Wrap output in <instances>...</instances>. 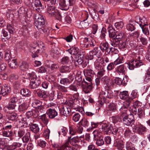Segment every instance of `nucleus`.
<instances>
[{"instance_id":"ddd939ff","label":"nucleus","mask_w":150,"mask_h":150,"mask_svg":"<svg viewBox=\"0 0 150 150\" xmlns=\"http://www.w3.org/2000/svg\"><path fill=\"white\" fill-rule=\"evenodd\" d=\"M46 113L49 118L53 119L57 115L58 113L55 108H49L47 111Z\"/></svg>"},{"instance_id":"423d86ee","label":"nucleus","mask_w":150,"mask_h":150,"mask_svg":"<svg viewBox=\"0 0 150 150\" xmlns=\"http://www.w3.org/2000/svg\"><path fill=\"white\" fill-rule=\"evenodd\" d=\"M94 138L96 140V144L98 146H101L104 144L103 137L101 136V133L98 130H95L93 132Z\"/></svg>"},{"instance_id":"a211bd4d","label":"nucleus","mask_w":150,"mask_h":150,"mask_svg":"<svg viewBox=\"0 0 150 150\" xmlns=\"http://www.w3.org/2000/svg\"><path fill=\"white\" fill-rule=\"evenodd\" d=\"M84 83H86L84 86H83V89L84 92L85 93H90L92 90V87L91 83H88L84 80Z\"/></svg>"},{"instance_id":"58836bf2","label":"nucleus","mask_w":150,"mask_h":150,"mask_svg":"<svg viewBox=\"0 0 150 150\" xmlns=\"http://www.w3.org/2000/svg\"><path fill=\"white\" fill-rule=\"evenodd\" d=\"M79 123L85 127H87L89 125V122L87 119L85 118H83Z\"/></svg>"},{"instance_id":"a19ab883","label":"nucleus","mask_w":150,"mask_h":150,"mask_svg":"<svg viewBox=\"0 0 150 150\" xmlns=\"http://www.w3.org/2000/svg\"><path fill=\"white\" fill-rule=\"evenodd\" d=\"M139 25L141 27L147 25V20L145 17H143L140 20Z\"/></svg>"},{"instance_id":"f3484780","label":"nucleus","mask_w":150,"mask_h":150,"mask_svg":"<svg viewBox=\"0 0 150 150\" xmlns=\"http://www.w3.org/2000/svg\"><path fill=\"white\" fill-rule=\"evenodd\" d=\"M41 114L38 111L35 110L29 111L26 112V115L28 117L36 118Z\"/></svg>"},{"instance_id":"aec40b11","label":"nucleus","mask_w":150,"mask_h":150,"mask_svg":"<svg viewBox=\"0 0 150 150\" xmlns=\"http://www.w3.org/2000/svg\"><path fill=\"white\" fill-rule=\"evenodd\" d=\"M100 50L104 52L105 51L107 53L109 52V47L108 44L107 42H101L100 45Z\"/></svg>"},{"instance_id":"39448f33","label":"nucleus","mask_w":150,"mask_h":150,"mask_svg":"<svg viewBox=\"0 0 150 150\" xmlns=\"http://www.w3.org/2000/svg\"><path fill=\"white\" fill-rule=\"evenodd\" d=\"M113 96V93L108 86H105L104 89L100 93L99 97L101 99L103 98V100H105V98H112Z\"/></svg>"},{"instance_id":"6ab92c4d","label":"nucleus","mask_w":150,"mask_h":150,"mask_svg":"<svg viewBox=\"0 0 150 150\" xmlns=\"http://www.w3.org/2000/svg\"><path fill=\"white\" fill-rule=\"evenodd\" d=\"M126 70V68L125 66L123 64L117 67L116 68V71L117 73L120 75L121 74H124Z\"/></svg>"},{"instance_id":"c03bdc74","label":"nucleus","mask_w":150,"mask_h":150,"mask_svg":"<svg viewBox=\"0 0 150 150\" xmlns=\"http://www.w3.org/2000/svg\"><path fill=\"white\" fill-rule=\"evenodd\" d=\"M146 131V129L142 125L139 126V128L137 130V133L140 134H144V133Z\"/></svg>"},{"instance_id":"a878e982","label":"nucleus","mask_w":150,"mask_h":150,"mask_svg":"<svg viewBox=\"0 0 150 150\" xmlns=\"http://www.w3.org/2000/svg\"><path fill=\"white\" fill-rule=\"evenodd\" d=\"M133 102V98L131 97H129L124 102L123 107L125 108H129L131 104Z\"/></svg>"},{"instance_id":"4d7b16f0","label":"nucleus","mask_w":150,"mask_h":150,"mask_svg":"<svg viewBox=\"0 0 150 150\" xmlns=\"http://www.w3.org/2000/svg\"><path fill=\"white\" fill-rule=\"evenodd\" d=\"M60 71L62 73L69 72V68L68 66H63L60 68Z\"/></svg>"},{"instance_id":"4c0bfd02","label":"nucleus","mask_w":150,"mask_h":150,"mask_svg":"<svg viewBox=\"0 0 150 150\" xmlns=\"http://www.w3.org/2000/svg\"><path fill=\"white\" fill-rule=\"evenodd\" d=\"M29 64L26 62H23L20 66L21 69L23 71H25L28 69Z\"/></svg>"},{"instance_id":"13d9d810","label":"nucleus","mask_w":150,"mask_h":150,"mask_svg":"<svg viewBox=\"0 0 150 150\" xmlns=\"http://www.w3.org/2000/svg\"><path fill=\"white\" fill-rule=\"evenodd\" d=\"M86 76L93 77L94 76V72L91 69L87 70L85 72Z\"/></svg>"},{"instance_id":"f03ea898","label":"nucleus","mask_w":150,"mask_h":150,"mask_svg":"<svg viewBox=\"0 0 150 150\" xmlns=\"http://www.w3.org/2000/svg\"><path fill=\"white\" fill-rule=\"evenodd\" d=\"M35 24L38 30L43 28L45 25V22L43 16L38 13H35L34 15Z\"/></svg>"},{"instance_id":"4468645a","label":"nucleus","mask_w":150,"mask_h":150,"mask_svg":"<svg viewBox=\"0 0 150 150\" xmlns=\"http://www.w3.org/2000/svg\"><path fill=\"white\" fill-rule=\"evenodd\" d=\"M61 114L66 117L69 115V113L71 111V109L69 106L63 107L62 108L59 109Z\"/></svg>"},{"instance_id":"ea45409f","label":"nucleus","mask_w":150,"mask_h":150,"mask_svg":"<svg viewBox=\"0 0 150 150\" xmlns=\"http://www.w3.org/2000/svg\"><path fill=\"white\" fill-rule=\"evenodd\" d=\"M4 58L6 60L8 61L12 59L11 55V52L9 50H6L5 51Z\"/></svg>"},{"instance_id":"20e7f679","label":"nucleus","mask_w":150,"mask_h":150,"mask_svg":"<svg viewBox=\"0 0 150 150\" xmlns=\"http://www.w3.org/2000/svg\"><path fill=\"white\" fill-rule=\"evenodd\" d=\"M34 73L30 74V81L29 85V87L32 89L38 87L41 83V81L38 78H36Z\"/></svg>"},{"instance_id":"bf43d9fd","label":"nucleus","mask_w":150,"mask_h":150,"mask_svg":"<svg viewBox=\"0 0 150 150\" xmlns=\"http://www.w3.org/2000/svg\"><path fill=\"white\" fill-rule=\"evenodd\" d=\"M2 135L5 137H9L12 134V132L11 131H2Z\"/></svg>"},{"instance_id":"37998d69","label":"nucleus","mask_w":150,"mask_h":150,"mask_svg":"<svg viewBox=\"0 0 150 150\" xmlns=\"http://www.w3.org/2000/svg\"><path fill=\"white\" fill-rule=\"evenodd\" d=\"M113 38L112 40L111 45L114 47H118L120 41L115 38Z\"/></svg>"},{"instance_id":"5fc2aeb1","label":"nucleus","mask_w":150,"mask_h":150,"mask_svg":"<svg viewBox=\"0 0 150 150\" xmlns=\"http://www.w3.org/2000/svg\"><path fill=\"white\" fill-rule=\"evenodd\" d=\"M30 134L29 132L26 133L25 135L22 138V140L24 143L27 142L30 139Z\"/></svg>"},{"instance_id":"680f3d73","label":"nucleus","mask_w":150,"mask_h":150,"mask_svg":"<svg viewBox=\"0 0 150 150\" xmlns=\"http://www.w3.org/2000/svg\"><path fill=\"white\" fill-rule=\"evenodd\" d=\"M142 29V31L143 33L146 35H148L149 34V30L148 29V28L146 27V26H143L141 27Z\"/></svg>"},{"instance_id":"72a5a7b5","label":"nucleus","mask_w":150,"mask_h":150,"mask_svg":"<svg viewBox=\"0 0 150 150\" xmlns=\"http://www.w3.org/2000/svg\"><path fill=\"white\" fill-rule=\"evenodd\" d=\"M59 5L62 7L64 8L65 9L67 10L69 8V4L67 1L65 0H62L59 3Z\"/></svg>"},{"instance_id":"2eb2a0df","label":"nucleus","mask_w":150,"mask_h":150,"mask_svg":"<svg viewBox=\"0 0 150 150\" xmlns=\"http://www.w3.org/2000/svg\"><path fill=\"white\" fill-rule=\"evenodd\" d=\"M44 110L41 111L40 115L38 116V118L40 121L42 122L45 125H47L49 121V120L47 118V115L46 114H43Z\"/></svg>"},{"instance_id":"09e8293b","label":"nucleus","mask_w":150,"mask_h":150,"mask_svg":"<svg viewBox=\"0 0 150 150\" xmlns=\"http://www.w3.org/2000/svg\"><path fill=\"white\" fill-rule=\"evenodd\" d=\"M60 83L64 85H66L70 83V81L67 78H61L60 81Z\"/></svg>"},{"instance_id":"3c124183","label":"nucleus","mask_w":150,"mask_h":150,"mask_svg":"<svg viewBox=\"0 0 150 150\" xmlns=\"http://www.w3.org/2000/svg\"><path fill=\"white\" fill-rule=\"evenodd\" d=\"M16 106V105L15 104H13L12 103H10L9 104L8 106H7L4 108V111L8 113V111H6V110H6V109H7L9 110H13L15 108Z\"/></svg>"},{"instance_id":"5701e85b","label":"nucleus","mask_w":150,"mask_h":150,"mask_svg":"<svg viewBox=\"0 0 150 150\" xmlns=\"http://www.w3.org/2000/svg\"><path fill=\"white\" fill-rule=\"evenodd\" d=\"M37 95L40 98H47L48 96L46 91L43 90H38Z\"/></svg>"},{"instance_id":"0eeeda50","label":"nucleus","mask_w":150,"mask_h":150,"mask_svg":"<svg viewBox=\"0 0 150 150\" xmlns=\"http://www.w3.org/2000/svg\"><path fill=\"white\" fill-rule=\"evenodd\" d=\"M7 29H3L2 34L4 37H7V38H9L11 37V34H13L15 32L14 27L9 25L7 26Z\"/></svg>"},{"instance_id":"b1692460","label":"nucleus","mask_w":150,"mask_h":150,"mask_svg":"<svg viewBox=\"0 0 150 150\" xmlns=\"http://www.w3.org/2000/svg\"><path fill=\"white\" fill-rule=\"evenodd\" d=\"M8 62L10 67L11 68H16L18 67V63L16 59H12Z\"/></svg>"},{"instance_id":"bb28decb","label":"nucleus","mask_w":150,"mask_h":150,"mask_svg":"<svg viewBox=\"0 0 150 150\" xmlns=\"http://www.w3.org/2000/svg\"><path fill=\"white\" fill-rule=\"evenodd\" d=\"M91 53L93 55H96L98 58H100L102 55L100 51L97 47L95 48L93 50L91 51Z\"/></svg>"},{"instance_id":"c85d7f7f","label":"nucleus","mask_w":150,"mask_h":150,"mask_svg":"<svg viewBox=\"0 0 150 150\" xmlns=\"http://www.w3.org/2000/svg\"><path fill=\"white\" fill-rule=\"evenodd\" d=\"M127 39H123L120 41L118 47L121 50H123L127 47Z\"/></svg>"},{"instance_id":"1a4fd4ad","label":"nucleus","mask_w":150,"mask_h":150,"mask_svg":"<svg viewBox=\"0 0 150 150\" xmlns=\"http://www.w3.org/2000/svg\"><path fill=\"white\" fill-rule=\"evenodd\" d=\"M32 105L33 108L36 109V110L40 113L41 112V111L43 110L44 107L42 105V102L39 100H35L32 103Z\"/></svg>"},{"instance_id":"7c9ffc66","label":"nucleus","mask_w":150,"mask_h":150,"mask_svg":"<svg viewBox=\"0 0 150 150\" xmlns=\"http://www.w3.org/2000/svg\"><path fill=\"white\" fill-rule=\"evenodd\" d=\"M41 33H44L45 35L48 36L50 35V34L51 33V31L50 29L45 25L43 27V28L39 30Z\"/></svg>"},{"instance_id":"6e6d98bb","label":"nucleus","mask_w":150,"mask_h":150,"mask_svg":"<svg viewBox=\"0 0 150 150\" xmlns=\"http://www.w3.org/2000/svg\"><path fill=\"white\" fill-rule=\"evenodd\" d=\"M67 132V129L65 127H63L58 132L59 134H62L64 136L66 135Z\"/></svg>"},{"instance_id":"7ed1b4c3","label":"nucleus","mask_w":150,"mask_h":150,"mask_svg":"<svg viewBox=\"0 0 150 150\" xmlns=\"http://www.w3.org/2000/svg\"><path fill=\"white\" fill-rule=\"evenodd\" d=\"M121 117L123 119L124 124L127 125L132 126L134 123V115L132 114L127 115L126 113H123L121 115Z\"/></svg>"},{"instance_id":"473e14b6","label":"nucleus","mask_w":150,"mask_h":150,"mask_svg":"<svg viewBox=\"0 0 150 150\" xmlns=\"http://www.w3.org/2000/svg\"><path fill=\"white\" fill-rule=\"evenodd\" d=\"M35 9L39 11L42 9V5L40 0H35L34 2Z\"/></svg>"},{"instance_id":"de8ad7c7","label":"nucleus","mask_w":150,"mask_h":150,"mask_svg":"<svg viewBox=\"0 0 150 150\" xmlns=\"http://www.w3.org/2000/svg\"><path fill=\"white\" fill-rule=\"evenodd\" d=\"M124 26V23L122 21L118 22L115 24V28L118 29H121Z\"/></svg>"},{"instance_id":"393cba45","label":"nucleus","mask_w":150,"mask_h":150,"mask_svg":"<svg viewBox=\"0 0 150 150\" xmlns=\"http://www.w3.org/2000/svg\"><path fill=\"white\" fill-rule=\"evenodd\" d=\"M125 33L122 31H119L116 32V34L115 38L117 39L121 40V39H125Z\"/></svg>"},{"instance_id":"603ef678","label":"nucleus","mask_w":150,"mask_h":150,"mask_svg":"<svg viewBox=\"0 0 150 150\" xmlns=\"http://www.w3.org/2000/svg\"><path fill=\"white\" fill-rule=\"evenodd\" d=\"M109 111L107 113V114L108 115H111L110 112V111H114L116 109V108L115 106L113 104H110L109 105Z\"/></svg>"},{"instance_id":"c9c22d12","label":"nucleus","mask_w":150,"mask_h":150,"mask_svg":"<svg viewBox=\"0 0 150 150\" xmlns=\"http://www.w3.org/2000/svg\"><path fill=\"white\" fill-rule=\"evenodd\" d=\"M119 96L120 99L123 100L127 99L128 96V93L127 91H123L120 92L119 94Z\"/></svg>"},{"instance_id":"0e129e2a","label":"nucleus","mask_w":150,"mask_h":150,"mask_svg":"<svg viewBox=\"0 0 150 150\" xmlns=\"http://www.w3.org/2000/svg\"><path fill=\"white\" fill-rule=\"evenodd\" d=\"M140 42L143 45H146L147 44V40L146 38L142 37H140L139 38Z\"/></svg>"},{"instance_id":"cd10ccee","label":"nucleus","mask_w":150,"mask_h":150,"mask_svg":"<svg viewBox=\"0 0 150 150\" xmlns=\"http://www.w3.org/2000/svg\"><path fill=\"white\" fill-rule=\"evenodd\" d=\"M109 37L110 38H115L116 32H115V30L111 25H110L108 28Z\"/></svg>"},{"instance_id":"338daca9","label":"nucleus","mask_w":150,"mask_h":150,"mask_svg":"<svg viewBox=\"0 0 150 150\" xmlns=\"http://www.w3.org/2000/svg\"><path fill=\"white\" fill-rule=\"evenodd\" d=\"M126 28L128 30L132 31L134 30L135 28L133 25L129 23L127 25Z\"/></svg>"},{"instance_id":"412c9836","label":"nucleus","mask_w":150,"mask_h":150,"mask_svg":"<svg viewBox=\"0 0 150 150\" xmlns=\"http://www.w3.org/2000/svg\"><path fill=\"white\" fill-rule=\"evenodd\" d=\"M47 13L49 14V15L51 16H54L58 11V10L53 6H49L47 8Z\"/></svg>"},{"instance_id":"8fccbe9b","label":"nucleus","mask_w":150,"mask_h":150,"mask_svg":"<svg viewBox=\"0 0 150 150\" xmlns=\"http://www.w3.org/2000/svg\"><path fill=\"white\" fill-rule=\"evenodd\" d=\"M126 148L127 150H136L133 145L131 142H127L126 143Z\"/></svg>"},{"instance_id":"9b49d317","label":"nucleus","mask_w":150,"mask_h":150,"mask_svg":"<svg viewBox=\"0 0 150 150\" xmlns=\"http://www.w3.org/2000/svg\"><path fill=\"white\" fill-rule=\"evenodd\" d=\"M127 64L128 65V68L130 70L133 69L135 67H139L143 64L142 62L139 60L133 61L130 63H128Z\"/></svg>"},{"instance_id":"79ce46f5","label":"nucleus","mask_w":150,"mask_h":150,"mask_svg":"<svg viewBox=\"0 0 150 150\" xmlns=\"http://www.w3.org/2000/svg\"><path fill=\"white\" fill-rule=\"evenodd\" d=\"M137 114L139 117L140 118H142L145 115L144 111L143 108H139L138 109Z\"/></svg>"},{"instance_id":"f257e3e1","label":"nucleus","mask_w":150,"mask_h":150,"mask_svg":"<svg viewBox=\"0 0 150 150\" xmlns=\"http://www.w3.org/2000/svg\"><path fill=\"white\" fill-rule=\"evenodd\" d=\"M44 44L43 43H33L30 48V51L32 53V56L33 58L38 57L37 53L40 52H44Z\"/></svg>"},{"instance_id":"f704fd0d","label":"nucleus","mask_w":150,"mask_h":150,"mask_svg":"<svg viewBox=\"0 0 150 150\" xmlns=\"http://www.w3.org/2000/svg\"><path fill=\"white\" fill-rule=\"evenodd\" d=\"M79 50L78 48L76 47H73L70 48L69 51V52L73 55H76L79 53Z\"/></svg>"},{"instance_id":"e2e57ef3","label":"nucleus","mask_w":150,"mask_h":150,"mask_svg":"<svg viewBox=\"0 0 150 150\" xmlns=\"http://www.w3.org/2000/svg\"><path fill=\"white\" fill-rule=\"evenodd\" d=\"M109 81L110 79L107 77L104 76L101 79L102 82L104 84H106V85L109 84Z\"/></svg>"},{"instance_id":"c756f323","label":"nucleus","mask_w":150,"mask_h":150,"mask_svg":"<svg viewBox=\"0 0 150 150\" xmlns=\"http://www.w3.org/2000/svg\"><path fill=\"white\" fill-rule=\"evenodd\" d=\"M21 94L23 96L28 97L30 96L31 92L26 88H23L20 91Z\"/></svg>"},{"instance_id":"052dcab7","label":"nucleus","mask_w":150,"mask_h":150,"mask_svg":"<svg viewBox=\"0 0 150 150\" xmlns=\"http://www.w3.org/2000/svg\"><path fill=\"white\" fill-rule=\"evenodd\" d=\"M54 17L58 20L60 21L62 20V16L61 13H60L58 10Z\"/></svg>"},{"instance_id":"4be33fe9","label":"nucleus","mask_w":150,"mask_h":150,"mask_svg":"<svg viewBox=\"0 0 150 150\" xmlns=\"http://www.w3.org/2000/svg\"><path fill=\"white\" fill-rule=\"evenodd\" d=\"M10 91V88L9 87L7 86H2V88L1 90V94L3 96H4L9 93Z\"/></svg>"},{"instance_id":"49530a36","label":"nucleus","mask_w":150,"mask_h":150,"mask_svg":"<svg viewBox=\"0 0 150 150\" xmlns=\"http://www.w3.org/2000/svg\"><path fill=\"white\" fill-rule=\"evenodd\" d=\"M34 119L33 117H28L26 120L25 123L28 125L30 126L34 124Z\"/></svg>"},{"instance_id":"774afa93","label":"nucleus","mask_w":150,"mask_h":150,"mask_svg":"<svg viewBox=\"0 0 150 150\" xmlns=\"http://www.w3.org/2000/svg\"><path fill=\"white\" fill-rule=\"evenodd\" d=\"M69 142H67L62 147V150H69Z\"/></svg>"},{"instance_id":"2f4dec72","label":"nucleus","mask_w":150,"mask_h":150,"mask_svg":"<svg viewBox=\"0 0 150 150\" xmlns=\"http://www.w3.org/2000/svg\"><path fill=\"white\" fill-rule=\"evenodd\" d=\"M30 130L33 132L37 133L39 131V128L38 125L34 124L30 127Z\"/></svg>"},{"instance_id":"864d4df0","label":"nucleus","mask_w":150,"mask_h":150,"mask_svg":"<svg viewBox=\"0 0 150 150\" xmlns=\"http://www.w3.org/2000/svg\"><path fill=\"white\" fill-rule=\"evenodd\" d=\"M81 116L78 113H74L72 117L73 120L75 122H77L79 120Z\"/></svg>"},{"instance_id":"dca6fc26","label":"nucleus","mask_w":150,"mask_h":150,"mask_svg":"<svg viewBox=\"0 0 150 150\" xmlns=\"http://www.w3.org/2000/svg\"><path fill=\"white\" fill-rule=\"evenodd\" d=\"M96 68L98 70L97 76L100 78L103 76L105 73L104 68L100 65L96 64Z\"/></svg>"},{"instance_id":"a18cd8bd","label":"nucleus","mask_w":150,"mask_h":150,"mask_svg":"<svg viewBox=\"0 0 150 150\" xmlns=\"http://www.w3.org/2000/svg\"><path fill=\"white\" fill-rule=\"evenodd\" d=\"M123 80L120 78L117 77L115 79V82L117 85H122L123 86H125V83H123Z\"/></svg>"},{"instance_id":"6e6552de","label":"nucleus","mask_w":150,"mask_h":150,"mask_svg":"<svg viewBox=\"0 0 150 150\" xmlns=\"http://www.w3.org/2000/svg\"><path fill=\"white\" fill-rule=\"evenodd\" d=\"M84 41L86 43L83 45V47L85 48H92L96 45V42L95 40L91 38H84Z\"/></svg>"},{"instance_id":"69168bd1","label":"nucleus","mask_w":150,"mask_h":150,"mask_svg":"<svg viewBox=\"0 0 150 150\" xmlns=\"http://www.w3.org/2000/svg\"><path fill=\"white\" fill-rule=\"evenodd\" d=\"M137 108L134 106L132 105L129 107V110L133 114L136 115L137 112Z\"/></svg>"},{"instance_id":"f8f14e48","label":"nucleus","mask_w":150,"mask_h":150,"mask_svg":"<svg viewBox=\"0 0 150 150\" xmlns=\"http://www.w3.org/2000/svg\"><path fill=\"white\" fill-rule=\"evenodd\" d=\"M81 137H75L71 139V137H69L68 138V142L72 145L75 146L77 143H78L82 141L80 139Z\"/></svg>"},{"instance_id":"e433bc0d","label":"nucleus","mask_w":150,"mask_h":150,"mask_svg":"<svg viewBox=\"0 0 150 150\" xmlns=\"http://www.w3.org/2000/svg\"><path fill=\"white\" fill-rule=\"evenodd\" d=\"M28 107L25 103H23L19 106L18 109L19 112H23L27 109Z\"/></svg>"},{"instance_id":"9d476101","label":"nucleus","mask_w":150,"mask_h":150,"mask_svg":"<svg viewBox=\"0 0 150 150\" xmlns=\"http://www.w3.org/2000/svg\"><path fill=\"white\" fill-rule=\"evenodd\" d=\"M102 129L106 134H109L112 132L113 127L110 124L103 123L102 125Z\"/></svg>"}]
</instances>
